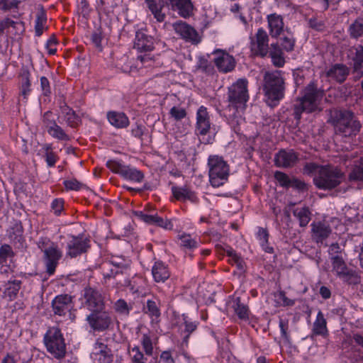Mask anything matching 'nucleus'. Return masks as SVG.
<instances>
[{"instance_id":"f257e3e1","label":"nucleus","mask_w":363,"mask_h":363,"mask_svg":"<svg viewBox=\"0 0 363 363\" xmlns=\"http://www.w3.org/2000/svg\"><path fill=\"white\" fill-rule=\"evenodd\" d=\"M328 122L334 126L337 134L347 138L355 137L362 128V124L354 113L345 108L330 110Z\"/></svg>"},{"instance_id":"f03ea898","label":"nucleus","mask_w":363,"mask_h":363,"mask_svg":"<svg viewBox=\"0 0 363 363\" xmlns=\"http://www.w3.org/2000/svg\"><path fill=\"white\" fill-rule=\"evenodd\" d=\"M145 3L159 22L164 21L165 14L162 12L164 6L177 11L184 18H188L194 15V5L191 0H145Z\"/></svg>"},{"instance_id":"7ed1b4c3","label":"nucleus","mask_w":363,"mask_h":363,"mask_svg":"<svg viewBox=\"0 0 363 363\" xmlns=\"http://www.w3.org/2000/svg\"><path fill=\"white\" fill-rule=\"evenodd\" d=\"M324 92L314 83H310L304 89V94L298 104L294 105V118L300 120L303 112L311 113L318 108Z\"/></svg>"},{"instance_id":"20e7f679","label":"nucleus","mask_w":363,"mask_h":363,"mask_svg":"<svg viewBox=\"0 0 363 363\" xmlns=\"http://www.w3.org/2000/svg\"><path fill=\"white\" fill-rule=\"evenodd\" d=\"M345 179V174L340 169L333 165L321 166L318 174L313 177L315 186L320 189L331 190L339 186Z\"/></svg>"},{"instance_id":"39448f33","label":"nucleus","mask_w":363,"mask_h":363,"mask_svg":"<svg viewBox=\"0 0 363 363\" xmlns=\"http://www.w3.org/2000/svg\"><path fill=\"white\" fill-rule=\"evenodd\" d=\"M264 90L268 104L270 106H274L284 95V81L281 71L267 72L264 77Z\"/></svg>"},{"instance_id":"423d86ee","label":"nucleus","mask_w":363,"mask_h":363,"mask_svg":"<svg viewBox=\"0 0 363 363\" xmlns=\"http://www.w3.org/2000/svg\"><path fill=\"white\" fill-rule=\"evenodd\" d=\"M209 179L213 187L223 185L228 179L230 168L222 157L211 155L208 160Z\"/></svg>"},{"instance_id":"0eeeda50","label":"nucleus","mask_w":363,"mask_h":363,"mask_svg":"<svg viewBox=\"0 0 363 363\" xmlns=\"http://www.w3.org/2000/svg\"><path fill=\"white\" fill-rule=\"evenodd\" d=\"M43 342L47 351L55 358L60 359L65 356L66 345L61 330L58 328H50L44 335Z\"/></svg>"},{"instance_id":"6e6552de","label":"nucleus","mask_w":363,"mask_h":363,"mask_svg":"<svg viewBox=\"0 0 363 363\" xmlns=\"http://www.w3.org/2000/svg\"><path fill=\"white\" fill-rule=\"evenodd\" d=\"M248 82L246 79H239L228 87V101L229 106L238 110L243 109L249 99Z\"/></svg>"},{"instance_id":"1a4fd4ad","label":"nucleus","mask_w":363,"mask_h":363,"mask_svg":"<svg viewBox=\"0 0 363 363\" xmlns=\"http://www.w3.org/2000/svg\"><path fill=\"white\" fill-rule=\"evenodd\" d=\"M82 304L91 312L105 308L104 297L98 289L86 286L82 294Z\"/></svg>"},{"instance_id":"9d476101","label":"nucleus","mask_w":363,"mask_h":363,"mask_svg":"<svg viewBox=\"0 0 363 363\" xmlns=\"http://www.w3.org/2000/svg\"><path fill=\"white\" fill-rule=\"evenodd\" d=\"M90 328L94 331L104 332L110 328L113 325V318L109 312L104 309L92 311L86 317Z\"/></svg>"},{"instance_id":"9b49d317","label":"nucleus","mask_w":363,"mask_h":363,"mask_svg":"<svg viewBox=\"0 0 363 363\" xmlns=\"http://www.w3.org/2000/svg\"><path fill=\"white\" fill-rule=\"evenodd\" d=\"M107 167L116 174H120L125 179L140 182L144 179V174L134 167L124 165L116 160H108Z\"/></svg>"},{"instance_id":"f8f14e48","label":"nucleus","mask_w":363,"mask_h":363,"mask_svg":"<svg viewBox=\"0 0 363 363\" xmlns=\"http://www.w3.org/2000/svg\"><path fill=\"white\" fill-rule=\"evenodd\" d=\"M62 257V252L55 243L44 250L45 264L46 272L49 274H53L58 264V261Z\"/></svg>"},{"instance_id":"ddd939ff","label":"nucleus","mask_w":363,"mask_h":363,"mask_svg":"<svg viewBox=\"0 0 363 363\" xmlns=\"http://www.w3.org/2000/svg\"><path fill=\"white\" fill-rule=\"evenodd\" d=\"M71 240L67 242V255L71 257H76L85 253L90 247L89 239L84 238L82 235L78 236L70 235Z\"/></svg>"},{"instance_id":"4468645a","label":"nucleus","mask_w":363,"mask_h":363,"mask_svg":"<svg viewBox=\"0 0 363 363\" xmlns=\"http://www.w3.org/2000/svg\"><path fill=\"white\" fill-rule=\"evenodd\" d=\"M269 37L263 28H259L255 35V40L252 39L251 50L257 55L262 57L267 56L269 52Z\"/></svg>"},{"instance_id":"2eb2a0df","label":"nucleus","mask_w":363,"mask_h":363,"mask_svg":"<svg viewBox=\"0 0 363 363\" xmlns=\"http://www.w3.org/2000/svg\"><path fill=\"white\" fill-rule=\"evenodd\" d=\"M298 160V154L293 150L281 149L274 155V164L279 168L294 167Z\"/></svg>"},{"instance_id":"dca6fc26","label":"nucleus","mask_w":363,"mask_h":363,"mask_svg":"<svg viewBox=\"0 0 363 363\" xmlns=\"http://www.w3.org/2000/svg\"><path fill=\"white\" fill-rule=\"evenodd\" d=\"M173 28L175 32L186 40L196 43L199 42L197 31L186 22L182 21L175 22L173 24Z\"/></svg>"},{"instance_id":"f3484780","label":"nucleus","mask_w":363,"mask_h":363,"mask_svg":"<svg viewBox=\"0 0 363 363\" xmlns=\"http://www.w3.org/2000/svg\"><path fill=\"white\" fill-rule=\"evenodd\" d=\"M154 38L143 30H138L135 34L134 48L140 52H151L154 49Z\"/></svg>"},{"instance_id":"a211bd4d","label":"nucleus","mask_w":363,"mask_h":363,"mask_svg":"<svg viewBox=\"0 0 363 363\" xmlns=\"http://www.w3.org/2000/svg\"><path fill=\"white\" fill-rule=\"evenodd\" d=\"M214 62L221 72L227 73L234 69L235 61L233 56L225 52H218Z\"/></svg>"},{"instance_id":"6ab92c4d","label":"nucleus","mask_w":363,"mask_h":363,"mask_svg":"<svg viewBox=\"0 0 363 363\" xmlns=\"http://www.w3.org/2000/svg\"><path fill=\"white\" fill-rule=\"evenodd\" d=\"M72 303V296L68 294L57 296L52 302V306L55 314L65 315L69 311Z\"/></svg>"},{"instance_id":"aec40b11","label":"nucleus","mask_w":363,"mask_h":363,"mask_svg":"<svg viewBox=\"0 0 363 363\" xmlns=\"http://www.w3.org/2000/svg\"><path fill=\"white\" fill-rule=\"evenodd\" d=\"M211 123L206 108L201 106L196 113V131L198 134L205 135L209 131Z\"/></svg>"},{"instance_id":"412c9836","label":"nucleus","mask_w":363,"mask_h":363,"mask_svg":"<svg viewBox=\"0 0 363 363\" xmlns=\"http://www.w3.org/2000/svg\"><path fill=\"white\" fill-rule=\"evenodd\" d=\"M348 74L349 69L342 64H335L326 73L327 77L335 79L339 83L344 82Z\"/></svg>"},{"instance_id":"4be33fe9","label":"nucleus","mask_w":363,"mask_h":363,"mask_svg":"<svg viewBox=\"0 0 363 363\" xmlns=\"http://www.w3.org/2000/svg\"><path fill=\"white\" fill-rule=\"evenodd\" d=\"M270 35L273 38L279 36L284 28L282 17L276 13L270 14L267 16Z\"/></svg>"},{"instance_id":"5701e85b","label":"nucleus","mask_w":363,"mask_h":363,"mask_svg":"<svg viewBox=\"0 0 363 363\" xmlns=\"http://www.w3.org/2000/svg\"><path fill=\"white\" fill-rule=\"evenodd\" d=\"M107 118L109 123L116 128H125L129 125L128 118L122 112L108 111Z\"/></svg>"},{"instance_id":"b1692460","label":"nucleus","mask_w":363,"mask_h":363,"mask_svg":"<svg viewBox=\"0 0 363 363\" xmlns=\"http://www.w3.org/2000/svg\"><path fill=\"white\" fill-rule=\"evenodd\" d=\"M313 238L317 242H322L331 233V228L327 223L318 222L312 225Z\"/></svg>"},{"instance_id":"393cba45","label":"nucleus","mask_w":363,"mask_h":363,"mask_svg":"<svg viewBox=\"0 0 363 363\" xmlns=\"http://www.w3.org/2000/svg\"><path fill=\"white\" fill-rule=\"evenodd\" d=\"M172 192L174 197L178 201H184L186 200H189L191 202H196L197 201V197L195 193L186 186H172Z\"/></svg>"},{"instance_id":"a878e982","label":"nucleus","mask_w":363,"mask_h":363,"mask_svg":"<svg viewBox=\"0 0 363 363\" xmlns=\"http://www.w3.org/2000/svg\"><path fill=\"white\" fill-rule=\"evenodd\" d=\"M152 274L156 282H164L170 276L167 266L160 261L156 262L152 267Z\"/></svg>"},{"instance_id":"bb28decb","label":"nucleus","mask_w":363,"mask_h":363,"mask_svg":"<svg viewBox=\"0 0 363 363\" xmlns=\"http://www.w3.org/2000/svg\"><path fill=\"white\" fill-rule=\"evenodd\" d=\"M9 237L15 243L22 244L23 238V228L20 221L15 220L8 230Z\"/></svg>"},{"instance_id":"cd10ccee","label":"nucleus","mask_w":363,"mask_h":363,"mask_svg":"<svg viewBox=\"0 0 363 363\" xmlns=\"http://www.w3.org/2000/svg\"><path fill=\"white\" fill-rule=\"evenodd\" d=\"M113 267L107 272H103L104 278L107 279H116L121 275L126 274L128 269V265L127 264H122L118 262H111Z\"/></svg>"},{"instance_id":"c85d7f7f","label":"nucleus","mask_w":363,"mask_h":363,"mask_svg":"<svg viewBox=\"0 0 363 363\" xmlns=\"http://www.w3.org/2000/svg\"><path fill=\"white\" fill-rule=\"evenodd\" d=\"M273 65L277 67H281L284 65L285 60L283 57V52L277 43L271 45L269 52Z\"/></svg>"},{"instance_id":"c756f323","label":"nucleus","mask_w":363,"mask_h":363,"mask_svg":"<svg viewBox=\"0 0 363 363\" xmlns=\"http://www.w3.org/2000/svg\"><path fill=\"white\" fill-rule=\"evenodd\" d=\"M354 50V55L352 57L354 72L359 74V77L363 75V46L358 45L352 48Z\"/></svg>"},{"instance_id":"7c9ffc66","label":"nucleus","mask_w":363,"mask_h":363,"mask_svg":"<svg viewBox=\"0 0 363 363\" xmlns=\"http://www.w3.org/2000/svg\"><path fill=\"white\" fill-rule=\"evenodd\" d=\"M95 349L100 354L99 360L103 363H112L113 360V355L111 349L103 342H96L95 344Z\"/></svg>"},{"instance_id":"2f4dec72","label":"nucleus","mask_w":363,"mask_h":363,"mask_svg":"<svg viewBox=\"0 0 363 363\" xmlns=\"http://www.w3.org/2000/svg\"><path fill=\"white\" fill-rule=\"evenodd\" d=\"M62 113L65 115V120L70 127L77 126L80 122V117L76 114L71 108L65 105L61 107Z\"/></svg>"},{"instance_id":"473e14b6","label":"nucleus","mask_w":363,"mask_h":363,"mask_svg":"<svg viewBox=\"0 0 363 363\" xmlns=\"http://www.w3.org/2000/svg\"><path fill=\"white\" fill-rule=\"evenodd\" d=\"M331 263L333 267V272H334L337 277H340L344 272L350 269L342 256L332 257Z\"/></svg>"},{"instance_id":"72a5a7b5","label":"nucleus","mask_w":363,"mask_h":363,"mask_svg":"<svg viewBox=\"0 0 363 363\" xmlns=\"http://www.w3.org/2000/svg\"><path fill=\"white\" fill-rule=\"evenodd\" d=\"M313 333L314 335L323 336H325L328 333L326 320L321 311L318 312L316 320L313 323Z\"/></svg>"},{"instance_id":"f704fd0d","label":"nucleus","mask_w":363,"mask_h":363,"mask_svg":"<svg viewBox=\"0 0 363 363\" xmlns=\"http://www.w3.org/2000/svg\"><path fill=\"white\" fill-rule=\"evenodd\" d=\"M350 36L353 39L363 37V19L357 18L348 28Z\"/></svg>"},{"instance_id":"c9c22d12","label":"nucleus","mask_w":363,"mask_h":363,"mask_svg":"<svg viewBox=\"0 0 363 363\" xmlns=\"http://www.w3.org/2000/svg\"><path fill=\"white\" fill-rule=\"evenodd\" d=\"M338 278L349 285L354 286L359 284L361 282V277L356 271L351 269L344 272Z\"/></svg>"},{"instance_id":"e433bc0d","label":"nucleus","mask_w":363,"mask_h":363,"mask_svg":"<svg viewBox=\"0 0 363 363\" xmlns=\"http://www.w3.org/2000/svg\"><path fill=\"white\" fill-rule=\"evenodd\" d=\"M145 313L147 314L152 320H157L160 316V310L158 304L153 300H147L146 306L143 308Z\"/></svg>"},{"instance_id":"4c0bfd02","label":"nucleus","mask_w":363,"mask_h":363,"mask_svg":"<svg viewBox=\"0 0 363 363\" xmlns=\"http://www.w3.org/2000/svg\"><path fill=\"white\" fill-rule=\"evenodd\" d=\"M294 216H296L299 220V225L301 227H305L309 223L310 218V211L308 208H296L293 211Z\"/></svg>"},{"instance_id":"58836bf2","label":"nucleus","mask_w":363,"mask_h":363,"mask_svg":"<svg viewBox=\"0 0 363 363\" xmlns=\"http://www.w3.org/2000/svg\"><path fill=\"white\" fill-rule=\"evenodd\" d=\"M234 311L238 318L241 320H247L249 318V309L248 307L244 303H241L240 298L238 297L235 300Z\"/></svg>"},{"instance_id":"ea45409f","label":"nucleus","mask_w":363,"mask_h":363,"mask_svg":"<svg viewBox=\"0 0 363 363\" xmlns=\"http://www.w3.org/2000/svg\"><path fill=\"white\" fill-rule=\"evenodd\" d=\"M47 21L45 11L42 8L36 15L35 31L37 36H40L43 33L44 25Z\"/></svg>"},{"instance_id":"a19ab883","label":"nucleus","mask_w":363,"mask_h":363,"mask_svg":"<svg viewBox=\"0 0 363 363\" xmlns=\"http://www.w3.org/2000/svg\"><path fill=\"white\" fill-rule=\"evenodd\" d=\"M132 360L133 363H150L152 359H155L152 356H147L144 354L138 347H134L132 349Z\"/></svg>"},{"instance_id":"79ce46f5","label":"nucleus","mask_w":363,"mask_h":363,"mask_svg":"<svg viewBox=\"0 0 363 363\" xmlns=\"http://www.w3.org/2000/svg\"><path fill=\"white\" fill-rule=\"evenodd\" d=\"M21 281L19 280L9 281L8 286L6 289L8 296L13 299L16 297L20 289Z\"/></svg>"},{"instance_id":"37998d69","label":"nucleus","mask_w":363,"mask_h":363,"mask_svg":"<svg viewBox=\"0 0 363 363\" xmlns=\"http://www.w3.org/2000/svg\"><path fill=\"white\" fill-rule=\"evenodd\" d=\"M258 237L259 240L261 241V245L263 250L268 253H272L274 252V249L272 247L267 246L269 233L266 229L259 228L258 231Z\"/></svg>"},{"instance_id":"c03bdc74","label":"nucleus","mask_w":363,"mask_h":363,"mask_svg":"<svg viewBox=\"0 0 363 363\" xmlns=\"http://www.w3.org/2000/svg\"><path fill=\"white\" fill-rule=\"evenodd\" d=\"M48 133L53 138L60 140H69V137L65 133L63 129L57 124L52 127V130L48 129Z\"/></svg>"},{"instance_id":"a18cd8bd","label":"nucleus","mask_w":363,"mask_h":363,"mask_svg":"<svg viewBox=\"0 0 363 363\" xmlns=\"http://www.w3.org/2000/svg\"><path fill=\"white\" fill-rule=\"evenodd\" d=\"M277 302L283 306H292L295 304V301L286 297L284 291H279L274 294Z\"/></svg>"},{"instance_id":"49530a36","label":"nucleus","mask_w":363,"mask_h":363,"mask_svg":"<svg viewBox=\"0 0 363 363\" xmlns=\"http://www.w3.org/2000/svg\"><path fill=\"white\" fill-rule=\"evenodd\" d=\"M184 328L182 330V333L185 334L184 336V342L187 343L190 334L196 330L197 324L196 322L189 321L186 318H184Z\"/></svg>"},{"instance_id":"de8ad7c7","label":"nucleus","mask_w":363,"mask_h":363,"mask_svg":"<svg viewBox=\"0 0 363 363\" xmlns=\"http://www.w3.org/2000/svg\"><path fill=\"white\" fill-rule=\"evenodd\" d=\"M14 253L9 245L4 244L0 247V264L6 262L9 257H13Z\"/></svg>"},{"instance_id":"09e8293b","label":"nucleus","mask_w":363,"mask_h":363,"mask_svg":"<svg viewBox=\"0 0 363 363\" xmlns=\"http://www.w3.org/2000/svg\"><path fill=\"white\" fill-rule=\"evenodd\" d=\"M135 216H137L139 219L144 221L147 224L155 225L156 220H157L158 216L157 213L155 214H146L143 211H135L134 213Z\"/></svg>"},{"instance_id":"8fccbe9b","label":"nucleus","mask_w":363,"mask_h":363,"mask_svg":"<svg viewBox=\"0 0 363 363\" xmlns=\"http://www.w3.org/2000/svg\"><path fill=\"white\" fill-rule=\"evenodd\" d=\"M274 178L279 182L280 186L284 188L290 187L291 179L286 174L280 171H277L274 173Z\"/></svg>"},{"instance_id":"3c124183","label":"nucleus","mask_w":363,"mask_h":363,"mask_svg":"<svg viewBox=\"0 0 363 363\" xmlns=\"http://www.w3.org/2000/svg\"><path fill=\"white\" fill-rule=\"evenodd\" d=\"M142 345L147 356H152L153 347L150 337L147 334H143L142 337Z\"/></svg>"},{"instance_id":"603ef678","label":"nucleus","mask_w":363,"mask_h":363,"mask_svg":"<svg viewBox=\"0 0 363 363\" xmlns=\"http://www.w3.org/2000/svg\"><path fill=\"white\" fill-rule=\"evenodd\" d=\"M181 245L187 249H193L197 247V242L192 239L190 235H182L180 237Z\"/></svg>"},{"instance_id":"864d4df0","label":"nucleus","mask_w":363,"mask_h":363,"mask_svg":"<svg viewBox=\"0 0 363 363\" xmlns=\"http://www.w3.org/2000/svg\"><path fill=\"white\" fill-rule=\"evenodd\" d=\"M43 122L47 130H48V129L51 130L52 127L57 125V123L53 117V114L51 111H47L44 113Z\"/></svg>"},{"instance_id":"5fc2aeb1","label":"nucleus","mask_w":363,"mask_h":363,"mask_svg":"<svg viewBox=\"0 0 363 363\" xmlns=\"http://www.w3.org/2000/svg\"><path fill=\"white\" fill-rule=\"evenodd\" d=\"M22 77L24 82L22 83L21 86V94L26 98L28 94L30 92V82L29 79V72L28 71H24L22 74Z\"/></svg>"},{"instance_id":"6e6d98bb","label":"nucleus","mask_w":363,"mask_h":363,"mask_svg":"<svg viewBox=\"0 0 363 363\" xmlns=\"http://www.w3.org/2000/svg\"><path fill=\"white\" fill-rule=\"evenodd\" d=\"M170 116L176 121H181L186 116L184 108L173 106L169 111Z\"/></svg>"},{"instance_id":"4d7b16f0","label":"nucleus","mask_w":363,"mask_h":363,"mask_svg":"<svg viewBox=\"0 0 363 363\" xmlns=\"http://www.w3.org/2000/svg\"><path fill=\"white\" fill-rule=\"evenodd\" d=\"M349 179L350 181L363 182V164L354 168L350 173Z\"/></svg>"},{"instance_id":"13d9d810","label":"nucleus","mask_w":363,"mask_h":363,"mask_svg":"<svg viewBox=\"0 0 363 363\" xmlns=\"http://www.w3.org/2000/svg\"><path fill=\"white\" fill-rule=\"evenodd\" d=\"M19 1L17 0H0V10L8 11L13 8H17Z\"/></svg>"},{"instance_id":"bf43d9fd","label":"nucleus","mask_w":363,"mask_h":363,"mask_svg":"<svg viewBox=\"0 0 363 363\" xmlns=\"http://www.w3.org/2000/svg\"><path fill=\"white\" fill-rule=\"evenodd\" d=\"M64 185L68 190L78 191L81 189L84 185L77 181L76 179L64 181Z\"/></svg>"},{"instance_id":"052dcab7","label":"nucleus","mask_w":363,"mask_h":363,"mask_svg":"<svg viewBox=\"0 0 363 363\" xmlns=\"http://www.w3.org/2000/svg\"><path fill=\"white\" fill-rule=\"evenodd\" d=\"M64 208V200L62 199H55L51 203V208L55 215H60Z\"/></svg>"},{"instance_id":"680f3d73","label":"nucleus","mask_w":363,"mask_h":363,"mask_svg":"<svg viewBox=\"0 0 363 363\" xmlns=\"http://www.w3.org/2000/svg\"><path fill=\"white\" fill-rule=\"evenodd\" d=\"M115 307L116 311H118V313L125 314L129 313V308L128 306V304L123 299L118 300L115 303Z\"/></svg>"},{"instance_id":"e2e57ef3","label":"nucleus","mask_w":363,"mask_h":363,"mask_svg":"<svg viewBox=\"0 0 363 363\" xmlns=\"http://www.w3.org/2000/svg\"><path fill=\"white\" fill-rule=\"evenodd\" d=\"M294 39L289 37H284L282 38L281 46L286 51L290 52L294 50Z\"/></svg>"},{"instance_id":"0e129e2a","label":"nucleus","mask_w":363,"mask_h":363,"mask_svg":"<svg viewBox=\"0 0 363 363\" xmlns=\"http://www.w3.org/2000/svg\"><path fill=\"white\" fill-rule=\"evenodd\" d=\"M279 324V328H280V330H281V333L282 337L286 340H289V336L288 332H287L288 331V328H289V322H288V320H286V319L280 318Z\"/></svg>"},{"instance_id":"69168bd1","label":"nucleus","mask_w":363,"mask_h":363,"mask_svg":"<svg viewBox=\"0 0 363 363\" xmlns=\"http://www.w3.org/2000/svg\"><path fill=\"white\" fill-rule=\"evenodd\" d=\"M290 187H293L300 191H305L307 189L306 183L294 177L291 179Z\"/></svg>"},{"instance_id":"338daca9","label":"nucleus","mask_w":363,"mask_h":363,"mask_svg":"<svg viewBox=\"0 0 363 363\" xmlns=\"http://www.w3.org/2000/svg\"><path fill=\"white\" fill-rule=\"evenodd\" d=\"M155 225L163 228L166 230H171L173 228V225L170 220H164L160 216H158L157 220H156Z\"/></svg>"},{"instance_id":"774afa93","label":"nucleus","mask_w":363,"mask_h":363,"mask_svg":"<svg viewBox=\"0 0 363 363\" xmlns=\"http://www.w3.org/2000/svg\"><path fill=\"white\" fill-rule=\"evenodd\" d=\"M309 26L316 30H323L325 25L322 21H318L317 18H313L308 20Z\"/></svg>"}]
</instances>
